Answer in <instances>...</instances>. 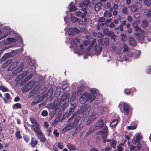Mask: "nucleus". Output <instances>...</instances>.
Returning <instances> with one entry per match:
<instances>
[{"mask_svg": "<svg viewBox=\"0 0 151 151\" xmlns=\"http://www.w3.org/2000/svg\"><path fill=\"white\" fill-rule=\"evenodd\" d=\"M79 111H76L72 115V116L68 120V124L62 129V132H65L69 131L73 127H76L78 125L81 119V117L78 114Z\"/></svg>", "mask_w": 151, "mask_h": 151, "instance_id": "1", "label": "nucleus"}, {"mask_svg": "<svg viewBox=\"0 0 151 151\" xmlns=\"http://www.w3.org/2000/svg\"><path fill=\"white\" fill-rule=\"evenodd\" d=\"M95 98L93 95L85 92L80 98V102L81 104H84L89 100L92 102L95 100Z\"/></svg>", "mask_w": 151, "mask_h": 151, "instance_id": "2", "label": "nucleus"}, {"mask_svg": "<svg viewBox=\"0 0 151 151\" xmlns=\"http://www.w3.org/2000/svg\"><path fill=\"white\" fill-rule=\"evenodd\" d=\"M133 26L135 28V30L136 33L135 35L139 37L138 39L141 40L143 38L142 36L144 35V31L141 29L138 26L137 22H134L133 23Z\"/></svg>", "mask_w": 151, "mask_h": 151, "instance_id": "3", "label": "nucleus"}, {"mask_svg": "<svg viewBox=\"0 0 151 151\" xmlns=\"http://www.w3.org/2000/svg\"><path fill=\"white\" fill-rule=\"evenodd\" d=\"M126 25V27L128 29L127 32L129 33H131L132 32V29L130 28V24L128 23L127 24L126 20H124L123 21L121 24L117 27L115 28V30H119L121 31L122 32L124 31L123 27Z\"/></svg>", "mask_w": 151, "mask_h": 151, "instance_id": "4", "label": "nucleus"}, {"mask_svg": "<svg viewBox=\"0 0 151 151\" xmlns=\"http://www.w3.org/2000/svg\"><path fill=\"white\" fill-rule=\"evenodd\" d=\"M104 127V128L101 129L97 133V134H101L102 135L103 141H104V139L107 138V137L108 135V131L107 126L105 125V126Z\"/></svg>", "mask_w": 151, "mask_h": 151, "instance_id": "5", "label": "nucleus"}, {"mask_svg": "<svg viewBox=\"0 0 151 151\" xmlns=\"http://www.w3.org/2000/svg\"><path fill=\"white\" fill-rule=\"evenodd\" d=\"M90 108L86 106H81V112L83 117L86 118L89 114Z\"/></svg>", "mask_w": 151, "mask_h": 151, "instance_id": "6", "label": "nucleus"}, {"mask_svg": "<svg viewBox=\"0 0 151 151\" xmlns=\"http://www.w3.org/2000/svg\"><path fill=\"white\" fill-rule=\"evenodd\" d=\"M106 142H109V143H107V145H109V144H110L111 146L110 147L111 148L112 147L113 148H116L117 142L114 139H110L107 138L102 141V143L104 144Z\"/></svg>", "mask_w": 151, "mask_h": 151, "instance_id": "7", "label": "nucleus"}, {"mask_svg": "<svg viewBox=\"0 0 151 151\" xmlns=\"http://www.w3.org/2000/svg\"><path fill=\"white\" fill-rule=\"evenodd\" d=\"M99 44L101 46H108L109 43V39L107 37L98 40L97 41Z\"/></svg>", "mask_w": 151, "mask_h": 151, "instance_id": "8", "label": "nucleus"}, {"mask_svg": "<svg viewBox=\"0 0 151 151\" xmlns=\"http://www.w3.org/2000/svg\"><path fill=\"white\" fill-rule=\"evenodd\" d=\"M89 1V0H84L79 4V5L81 8V10L85 11L87 10Z\"/></svg>", "mask_w": 151, "mask_h": 151, "instance_id": "9", "label": "nucleus"}, {"mask_svg": "<svg viewBox=\"0 0 151 151\" xmlns=\"http://www.w3.org/2000/svg\"><path fill=\"white\" fill-rule=\"evenodd\" d=\"M142 5L141 3L138 2L136 3L135 4L131 5L130 6V9L133 12H135L137 11L138 9L141 8Z\"/></svg>", "mask_w": 151, "mask_h": 151, "instance_id": "10", "label": "nucleus"}, {"mask_svg": "<svg viewBox=\"0 0 151 151\" xmlns=\"http://www.w3.org/2000/svg\"><path fill=\"white\" fill-rule=\"evenodd\" d=\"M29 126L37 134V135L41 133L42 131L40 128V126L39 124L37 125H30Z\"/></svg>", "mask_w": 151, "mask_h": 151, "instance_id": "11", "label": "nucleus"}, {"mask_svg": "<svg viewBox=\"0 0 151 151\" xmlns=\"http://www.w3.org/2000/svg\"><path fill=\"white\" fill-rule=\"evenodd\" d=\"M95 129H100L105 126L103 120L102 119H99L96 122Z\"/></svg>", "mask_w": 151, "mask_h": 151, "instance_id": "12", "label": "nucleus"}, {"mask_svg": "<svg viewBox=\"0 0 151 151\" xmlns=\"http://www.w3.org/2000/svg\"><path fill=\"white\" fill-rule=\"evenodd\" d=\"M83 11L84 12H82L80 11H78L75 13V15L76 16L80 17L81 18H84L86 16L87 12L86 11Z\"/></svg>", "mask_w": 151, "mask_h": 151, "instance_id": "13", "label": "nucleus"}, {"mask_svg": "<svg viewBox=\"0 0 151 151\" xmlns=\"http://www.w3.org/2000/svg\"><path fill=\"white\" fill-rule=\"evenodd\" d=\"M96 118V116L93 113L91 114L87 122V125H89L91 124Z\"/></svg>", "mask_w": 151, "mask_h": 151, "instance_id": "14", "label": "nucleus"}, {"mask_svg": "<svg viewBox=\"0 0 151 151\" xmlns=\"http://www.w3.org/2000/svg\"><path fill=\"white\" fill-rule=\"evenodd\" d=\"M129 109V106L127 104H124L123 109L124 111V114L125 115H128Z\"/></svg>", "mask_w": 151, "mask_h": 151, "instance_id": "15", "label": "nucleus"}, {"mask_svg": "<svg viewBox=\"0 0 151 151\" xmlns=\"http://www.w3.org/2000/svg\"><path fill=\"white\" fill-rule=\"evenodd\" d=\"M38 143V141L35 139V137H32L29 144L31 145L32 147L34 148Z\"/></svg>", "mask_w": 151, "mask_h": 151, "instance_id": "16", "label": "nucleus"}, {"mask_svg": "<svg viewBox=\"0 0 151 151\" xmlns=\"http://www.w3.org/2000/svg\"><path fill=\"white\" fill-rule=\"evenodd\" d=\"M95 127L94 126H92L91 127L89 130L85 134L86 137H87L90 134L92 133L95 130Z\"/></svg>", "mask_w": 151, "mask_h": 151, "instance_id": "17", "label": "nucleus"}, {"mask_svg": "<svg viewBox=\"0 0 151 151\" xmlns=\"http://www.w3.org/2000/svg\"><path fill=\"white\" fill-rule=\"evenodd\" d=\"M102 47L98 45H96L95 46L94 50L98 55L100 54L102 51Z\"/></svg>", "mask_w": 151, "mask_h": 151, "instance_id": "18", "label": "nucleus"}, {"mask_svg": "<svg viewBox=\"0 0 151 151\" xmlns=\"http://www.w3.org/2000/svg\"><path fill=\"white\" fill-rule=\"evenodd\" d=\"M141 138V137L139 134H136L135 135L136 139H133L132 140V142H134V143L136 144V143L140 141Z\"/></svg>", "mask_w": 151, "mask_h": 151, "instance_id": "19", "label": "nucleus"}, {"mask_svg": "<svg viewBox=\"0 0 151 151\" xmlns=\"http://www.w3.org/2000/svg\"><path fill=\"white\" fill-rule=\"evenodd\" d=\"M24 67V63L22 62L21 63L16 69L15 71H17V73H19L21 72L22 71Z\"/></svg>", "mask_w": 151, "mask_h": 151, "instance_id": "20", "label": "nucleus"}, {"mask_svg": "<svg viewBox=\"0 0 151 151\" xmlns=\"http://www.w3.org/2000/svg\"><path fill=\"white\" fill-rule=\"evenodd\" d=\"M37 136L39 137L41 141L45 142L46 141V139L42 132H41V133H40V134H38Z\"/></svg>", "mask_w": 151, "mask_h": 151, "instance_id": "21", "label": "nucleus"}, {"mask_svg": "<svg viewBox=\"0 0 151 151\" xmlns=\"http://www.w3.org/2000/svg\"><path fill=\"white\" fill-rule=\"evenodd\" d=\"M129 44L133 46H135L136 45L135 41L132 37H131L129 38Z\"/></svg>", "mask_w": 151, "mask_h": 151, "instance_id": "22", "label": "nucleus"}, {"mask_svg": "<svg viewBox=\"0 0 151 151\" xmlns=\"http://www.w3.org/2000/svg\"><path fill=\"white\" fill-rule=\"evenodd\" d=\"M107 36L111 37V39H113L114 41L115 40V38L116 37V36L114 34L112 31H109Z\"/></svg>", "mask_w": 151, "mask_h": 151, "instance_id": "23", "label": "nucleus"}, {"mask_svg": "<svg viewBox=\"0 0 151 151\" xmlns=\"http://www.w3.org/2000/svg\"><path fill=\"white\" fill-rule=\"evenodd\" d=\"M76 98V91L72 92L71 96L70 98V101H74Z\"/></svg>", "mask_w": 151, "mask_h": 151, "instance_id": "24", "label": "nucleus"}, {"mask_svg": "<svg viewBox=\"0 0 151 151\" xmlns=\"http://www.w3.org/2000/svg\"><path fill=\"white\" fill-rule=\"evenodd\" d=\"M85 89V87L84 86H82L79 88L77 91V94L78 96H80L82 92L84 91Z\"/></svg>", "mask_w": 151, "mask_h": 151, "instance_id": "25", "label": "nucleus"}, {"mask_svg": "<svg viewBox=\"0 0 151 151\" xmlns=\"http://www.w3.org/2000/svg\"><path fill=\"white\" fill-rule=\"evenodd\" d=\"M68 148L70 150H76V146L71 143H68L67 145Z\"/></svg>", "mask_w": 151, "mask_h": 151, "instance_id": "26", "label": "nucleus"}, {"mask_svg": "<svg viewBox=\"0 0 151 151\" xmlns=\"http://www.w3.org/2000/svg\"><path fill=\"white\" fill-rule=\"evenodd\" d=\"M121 12L123 15H128V11L127 8L126 6L123 7L121 10Z\"/></svg>", "mask_w": 151, "mask_h": 151, "instance_id": "27", "label": "nucleus"}, {"mask_svg": "<svg viewBox=\"0 0 151 151\" xmlns=\"http://www.w3.org/2000/svg\"><path fill=\"white\" fill-rule=\"evenodd\" d=\"M148 26V22L146 19L144 20L142 22L141 26L143 28H145Z\"/></svg>", "mask_w": 151, "mask_h": 151, "instance_id": "28", "label": "nucleus"}, {"mask_svg": "<svg viewBox=\"0 0 151 151\" xmlns=\"http://www.w3.org/2000/svg\"><path fill=\"white\" fill-rule=\"evenodd\" d=\"M118 123V121L117 119H115L113 120L110 123V126L111 127H115Z\"/></svg>", "mask_w": 151, "mask_h": 151, "instance_id": "29", "label": "nucleus"}, {"mask_svg": "<svg viewBox=\"0 0 151 151\" xmlns=\"http://www.w3.org/2000/svg\"><path fill=\"white\" fill-rule=\"evenodd\" d=\"M112 15L111 13L108 12V10L106 11L104 14V17H111Z\"/></svg>", "mask_w": 151, "mask_h": 151, "instance_id": "30", "label": "nucleus"}, {"mask_svg": "<svg viewBox=\"0 0 151 151\" xmlns=\"http://www.w3.org/2000/svg\"><path fill=\"white\" fill-rule=\"evenodd\" d=\"M132 89L135 91V88H133V89H130L128 88H126L124 90V92L125 94L127 95H129L131 94V93L132 90Z\"/></svg>", "mask_w": 151, "mask_h": 151, "instance_id": "31", "label": "nucleus"}, {"mask_svg": "<svg viewBox=\"0 0 151 151\" xmlns=\"http://www.w3.org/2000/svg\"><path fill=\"white\" fill-rule=\"evenodd\" d=\"M15 135L17 139H19L22 138V136L20 134V132L19 130L15 133Z\"/></svg>", "mask_w": 151, "mask_h": 151, "instance_id": "32", "label": "nucleus"}, {"mask_svg": "<svg viewBox=\"0 0 151 151\" xmlns=\"http://www.w3.org/2000/svg\"><path fill=\"white\" fill-rule=\"evenodd\" d=\"M76 109V107L75 106H71L68 115H71L72 114L73 112Z\"/></svg>", "mask_w": 151, "mask_h": 151, "instance_id": "33", "label": "nucleus"}, {"mask_svg": "<svg viewBox=\"0 0 151 151\" xmlns=\"http://www.w3.org/2000/svg\"><path fill=\"white\" fill-rule=\"evenodd\" d=\"M7 40L10 43H13L16 42L17 41L16 39L15 38H10L9 37L7 38Z\"/></svg>", "mask_w": 151, "mask_h": 151, "instance_id": "34", "label": "nucleus"}, {"mask_svg": "<svg viewBox=\"0 0 151 151\" xmlns=\"http://www.w3.org/2000/svg\"><path fill=\"white\" fill-rule=\"evenodd\" d=\"M18 64V61H16L13 62L10 65V67L12 68V69L15 68Z\"/></svg>", "mask_w": 151, "mask_h": 151, "instance_id": "35", "label": "nucleus"}, {"mask_svg": "<svg viewBox=\"0 0 151 151\" xmlns=\"http://www.w3.org/2000/svg\"><path fill=\"white\" fill-rule=\"evenodd\" d=\"M29 119L32 124H33L35 125H37L38 124H39L38 122L35 119L31 118H30Z\"/></svg>", "mask_w": 151, "mask_h": 151, "instance_id": "36", "label": "nucleus"}, {"mask_svg": "<svg viewBox=\"0 0 151 151\" xmlns=\"http://www.w3.org/2000/svg\"><path fill=\"white\" fill-rule=\"evenodd\" d=\"M0 90L3 92L9 91V89L3 86H0Z\"/></svg>", "mask_w": 151, "mask_h": 151, "instance_id": "37", "label": "nucleus"}, {"mask_svg": "<svg viewBox=\"0 0 151 151\" xmlns=\"http://www.w3.org/2000/svg\"><path fill=\"white\" fill-rule=\"evenodd\" d=\"M77 10V8L76 6L75 5L70 6V8L69 9V11L70 12H71L73 11H75Z\"/></svg>", "mask_w": 151, "mask_h": 151, "instance_id": "38", "label": "nucleus"}, {"mask_svg": "<svg viewBox=\"0 0 151 151\" xmlns=\"http://www.w3.org/2000/svg\"><path fill=\"white\" fill-rule=\"evenodd\" d=\"M123 144L121 143L119 145L117 146V151L115 150V151H123V148L122 147Z\"/></svg>", "mask_w": 151, "mask_h": 151, "instance_id": "39", "label": "nucleus"}, {"mask_svg": "<svg viewBox=\"0 0 151 151\" xmlns=\"http://www.w3.org/2000/svg\"><path fill=\"white\" fill-rule=\"evenodd\" d=\"M69 86V84L67 83L64 84H63L62 86V89L63 90V91H65V90Z\"/></svg>", "mask_w": 151, "mask_h": 151, "instance_id": "40", "label": "nucleus"}, {"mask_svg": "<svg viewBox=\"0 0 151 151\" xmlns=\"http://www.w3.org/2000/svg\"><path fill=\"white\" fill-rule=\"evenodd\" d=\"M68 32L69 34L70 35H73L74 34L73 28H68Z\"/></svg>", "mask_w": 151, "mask_h": 151, "instance_id": "41", "label": "nucleus"}, {"mask_svg": "<svg viewBox=\"0 0 151 151\" xmlns=\"http://www.w3.org/2000/svg\"><path fill=\"white\" fill-rule=\"evenodd\" d=\"M41 114L42 116L45 117L47 115L48 113L47 110H44L42 111Z\"/></svg>", "mask_w": 151, "mask_h": 151, "instance_id": "42", "label": "nucleus"}, {"mask_svg": "<svg viewBox=\"0 0 151 151\" xmlns=\"http://www.w3.org/2000/svg\"><path fill=\"white\" fill-rule=\"evenodd\" d=\"M80 40L78 38H75L73 40V44L76 45H77V44L79 43L80 42Z\"/></svg>", "mask_w": 151, "mask_h": 151, "instance_id": "43", "label": "nucleus"}, {"mask_svg": "<svg viewBox=\"0 0 151 151\" xmlns=\"http://www.w3.org/2000/svg\"><path fill=\"white\" fill-rule=\"evenodd\" d=\"M24 140L26 143H28L29 141V137L27 135H25L23 136Z\"/></svg>", "mask_w": 151, "mask_h": 151, "instance_id": "44", "label": "nucleus"}, {"mask_svg": "<svg viewBox=\"0 0 151 151\" xmlns=\"http://www.w3.org/2000/svg\"><path fill=\"white\" fill-rule=\"evenodd\" d=\"M105 24L104 23H102L97 25L96 27V29L97 30H99L101 27L104 26Z\"/></svg>", "mask_w": 151, "mask_h": 151, "instance_id": "45", "label": "nucleus"}, {"mask_svg": "<svg viewBox=\"0 0 151 151\" xmlns=\"http://www.w3.org/2000/svg\"><path fill=\"white\" fill-rule=\"evenodd\" d=\"M71 22L73 23L76 22L78 20V19L74 16H71L70 17Z\"/></svg>", "mask_w": 151, "mask_h": 151, "instance_id": "46", "label": "nucleus"}, {"mask_svg": "<svg viewBox=\"0 0 151 151\" xmlns=\"http://www.w3.org/2000/svg\"><path fill=\"white\" fill-rule=\"evenodd\" d=\"M144 2L145 4L148 6L151 5V0H145Z\"/></svg>", "mask_w": 151, "mask_h": 151, "instance_id": "47", "label": "nucleus"}, {"mask_svg": "<svg viewBox=\"0 0 151 151\" xmlns=\"http://www.w3.org/2000/svg\"><path fill=\"white\" fill-rule=\"evenodd\" d=\"M53 133L56 137H58L59 135V132H58V130L57 129L54 130Z\"/></svg>", "mask_w": 151, "mask_h": 151, "instance_id": "48", "label": "nucleus"}, {"mask_svg": "<svg viewBox=\"0 0 151 151\" xmlns=\"http://www.w3.org/2000/svg\"><path fill=\"white\" fill-rule=\"evenodd\" d=\"M14 106L17 108H19L21 109L22 108V105L21 104L19 103H17L15 104Z\"/></svg>", "mask_w": 151, "mask_h": 151, "instance_id": "49", "label": "nucleus"}, {"mask_svg": "<svg viewBox=\"0 0 151 151\" xmlns=\"http://www.w3.org/2000/svg\"><path fill=\"white\" fill-rule=\"evenodd\" d=\"M67 98L68 96L67 93H64L63 95L61 97V99L63 101L65 100Z\"/></svg>", "mask_w": 151, "mask_h": 151, "instance_id": "50", "label": "nucleus"}, {"mask_svg": "<svg viewBox=\"0 0 151 151\" xmlns=\"http://www.w3.org/2000/svg\"><path fill=\"white\" fill-rule=\"evenodd\" d=\"M91 41L88 40H85L83 42V44L85 46H87L91 43Z\"/></svg>", "mask_w": 151, "mask_h": 151, "instance_id": "51", "label": "nucleus"}, {"mask_svg": "<svg viewBox=\"0 0 151 151\" xmlns=\"http://www.w3.org/2000/svg\"><path fill=\"white\" fill-rule=\"evenodd\" d=\"M32 77V74H30L29 75L27 76V77L25 78L24 81H27L31 79Z\"/></svg>", "mask_w": 151, "mask_h": 151, "instance_id": "52", "label": "nucleus"}, {"mask_svg": "<svg viewBox=\"0 0 151 151\" xmlns=\"http://www.w3.org/2000/svg\"><path fill=\"white\" fill-rule=\"evenodd\" d=\"M109 30L107 28H105L103 29V33L105 35H108L109 33Z\"/></svg>", "mask_w": 151, "mask_h": 151, "instance_id": "53", "label": "nucleus"}, {"mask_svg": "<svg viewBox=\"0 0 151 151\" xmlns=\"http://www.w3.org/2000/svg\"><path fill=\"white\" fill-rule=\"evenodd\" d=\"M52 129L51 127L46 130V132L48 133V135L49 136L52 132Z\"/></svg>", "mask_w": 151, "mask_h": 151, "instance_id": "54", "label": "nucleus"}, {"mask_svg": "<svg viewBox=\"0 0 151 151\" xmlns=\"http://www.w3.org/2000/svg\"><path fill=\"white\" fill-rule=\"evenodd\" d=\"M123 47L124 49L123 50V52H126L128 50V48L126 45L124 44L123 45Z\"/></svg>", "mask_w": 151, "mask_h": 151, "instance_id": "55", "label": "nucleus"}, {"mask_svg": "<svg viewBox=\"0 0 151 151\" xmlns=\"http://www.w3.org/2000/svg\"><path fill=\"white\" fill-rule=\"evenodd\" d=\"M122 40L124 41H126L127 40V37L124 34H121Z\"/></svg>", "mask_w": 151, "mask_h": 151, "instance_id": "56", "label": "nucleus"}, {"mask_svg": "<svg viewBox=\"0 0 151 151\" xmlns=\"http://www.w3.org/2000/svg\"><path fill=\"white\" fill-rule=\"evenodd\" d=\"M137 128V126L134 125L133 126H129L128 127V128L129 129H135Z\"/></svg>", "mask_w": 151, "mask_h": 151, "instance_id": "57", "label": "nucleus"}, {"mask_svg": "<svg viewBox=\"0 0 151 151\" xmlns=\"http://www.w3.org/2000/svg\"><path fill=\"white\" fill-rule=\"evenodd\" d=\"M73 28V31L74 32L76 33H78L80 32V30L77 27H74Z\"/></svg>", "mask_w": 151, "mask_h": 151, "instance_id": "58", "label": "nucleus"}, {"mask_svg": "<svg viewBox=\"0 0 151 151\" xmlns=\"http://www.w3.org/2000/svg\"><path fill=\"white\" fill-rule=\"evenodd\" d=\"M136 148V146H134L132 145H129V149L131 151L134 150Z\"/></svg>", "mask_w": 151, "mask_h": 151, "instance_id": "59", "label": "nucleus"}, {"mask_svg": "<svg viewBox=\"0 0 151 151\" xmlns=\"http://www.w3.org/2000/svg\"><path fill=\"white\" fill-rule=\"evenodd\" d=\"M58 146L60 149H62L63 147L62 142H58Z\"/></svg>", "mask_w": 151, "mask_h": 151, "instance_id": "60", "label": "nucleus"}, {"mask_svg": "<svg viewBox=\"0 0 151 151\" xmlns=\"http://www.w3.org/2000/svg\"><path fill=\"white\" fill-rule=\"evenodd\" d=\"M10 33V32H7V33L5 34V35H2V36H0V40H1L3 39V38L5 37L7 35H9Z\"/></svg>", "mask_w": 151, "mask_h": 151, "instance_id": "61", "label": "nucleus"}, {"mask_svg": "<svg viewBox=\"0 0 151 151\" xmlns=\"http://www.w3.org/2000/svg\"><path fill=\"white\" fill-rule=\"evenodd\" d=\"M91 92L92 94H91V95H93L95 97V95L96 93V91L95 90H91Z\"/></svg>", "mask_w": 151, "mask_h": 151, "instance_id": "62", "label": "nucleus"}, {"mask_svg": "<svg viewBox=\"0 0 151 151\" xmlns=\"http://www.w3.org/2000/svg\"><path fill=\"white\" fill-rule=\"evenodd\" d=\"M103 34L101 32H98L97 33V37L98 38H101L103 37Z\"/></svg>", "mask_w": 151, "mask_h": 151, "instance_id": "63", "label": "nucleus"}, {"mask_svg": "<svg viewBox=\"0 0 151 151\" xmlns=\"http://www.w3.org/2000/svg\"><path fill=\"white\" fill-rule=\"evenodd\" d=\"M111 147H110L109 146L108 147H106L104 149V150L105 151H110L111 150Z\"/></svg>", "mask_w": 151, "mask_h": 151, "instance_id": "64", "label": "nucleus"}]
</instances>
